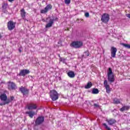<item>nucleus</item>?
Segmentation results:
<instances>
[{
    "label": "nucleus",
    "mask_w": 130,
    "mask_h": 130,
    "mask_svg": "<svg viewBox=\"0 0 130 130\" xmlns=\"http://www.w3.org/2000/svg\"><path fill=\"white\" fill-rule=\"evenodd\" d=\"M107 77H108V81L110 82V83H113L115 78L114 77V74L113 72H112V69L109 68L107 72Z\"/></svg>",
    "instance_id": "1"
},
{
    "label": "nucleus",
    "mask_w": 130,
    "mask_h": 130,
    "mask_svg": "<svg viewBox=\"0 0 130 130\" xmlns=\"http://www.w3.org/2000/svg\"><path fill=\"white\" fill-rule=\"evenodd\" d=\"M50 96L52 101H56L58 99V93L55 90H50Z\"/></svg>",
    "instance_id": "2"
},
{
    "label": "nucleus",
    "mask_w": 130,
    "mask_h": 130,
    "mask_svg": "<svg viewBox=\"0 0 130 130\" xmlns=\"http://www.w3.org/2000/svg\"><path fill=\"white\" fill-rule=\"evenodd\" d=\"M83 46V43L80 41H75L71 43V47H74V48H80Z\"/></svg>",
    "instance_id": "3"
},
{
    "label": "nucleus",
    "mask_w": 130,
    "mask_h": 130,
    "mask_svg": "<svg viewBox=\"0 0 130 130\" xmlns=\"http://www.w3.org/2000/svg\"><path fill=\"white\" fill-rule=\"evenodd\" d=\"M110 19L109 14L107 13H104L102 16L101 21L103 23H108Z\"/></svg>",
    "instance_id": "4"
},
{
    "label": "nucleus",
    "mask_w": 130,
    "mask_h": 130,
    "mask_svg": "<svg viewBox=\"0 0 130 130\" xmlns=\"http://www.w3.org/2000/svg\"><path fill=\"white\" fill-rule=\"evenodd\" d=\"M7 27L8 30L12 31L16 28V22L12 21H9L7 23Z\"/></svg>",
    "instance_id": "5"
},
{
    "label": "nucleus",
    "mask_w": 130,
    "mask_h": 130,
    "mask_svg": "<svg viewBox=\"0 0 130 130\" xmlns=\"http://www.w3.org/2000/svg\"><path fill=\"white\" fill-rule=\"evenodd\" d=\"M47 22H49V23L46 25V28H50V27H52V25H53L54 19H53V17H48L47 18Z\"/></svg>",
    "instance_id": "6"
},
{
    "label": "nucleus",
    "mask_w": 130,
    "mask_h": 130,
    "mask_svg": "<svg viewBox=\"0 0 130 130\" xmlns=\"http://www.w3.org/2000/svg\"><path fill=\"white\" fill-rule=\"evenodd\" d=\"M44 122V117L43 116H39L38 117L35 121V124L36 125H39L42 123H43Z\"/></svg>",
    "instance_id": "7"
},
{
    "label": "nucleus",
    "mask_w": 130,
    "mask_h": 130,
    "mask_svg": "<svg viewBox=\"0 0 130 130\" xmlns=\"http://www.w3.org/2000/svg\"><path fill=\"white\" fill-rule=\"evenodd\" d=\"M8 87L9 90H16L17 86L16 84L13 82H9L8 83Z\"/></svg>",
    "instance_id": "8"
},
{
    "label": "nucleus",
    "mask_w": 130,
    "mask_h": 130,
    "mask_svg": "<svg viewBox=\"0 0 130 130\" xmlns=\"http://www.w3.org/2000/svg\"><path fill=\"white\" fill-rule=\"evenodd\" d=\"M52 9V6L50 4L48 5L44 9L41 10V14H45L49 11V10H51Z\"/></svg>",
    "instance_id": "9"
},
{
    "label": "nucleus",
    "mask_w": 130,
    "mask_h": 130,
    "mask_svg": "<svg viewBox=\"0 0 130 130\" xmlns=\"http://www.w3.org/2000/svg\"><path fill=\"white\" fill-rule=\"evenodd\" d=\"M104 85L106 89L107 93L108 94H109V93H110V92H111V89H110V86H109V84H108V82H107V80H105L104 81Z\"/></svg>",
    "instance_id": "10"
},
{
    "label": "nucleus",
    "mask_w": 130,
    "mask_h": 130,
    "mask_svg": "<svg viewBox=\"0 0 130 130\" xmlns=\"http://www.w3.org/2000/svg\"><path fill=\"white\" fill-rule=\"evenodd\" d=\"M116 52H117V49L114 47H111V57H115L116 56Z\"/></svg>",
    "instance_id": "11"
},
{
    "label": "nucleus",
    "mask_w": 130,
    "mask_h": 130,
    "mask_svg": "<svg viewBox=\"0 0 130 130\" xmlns=\"http://www.w3.org/2000/svg\"><path fill=\"white\" fill-rule=\"evenodd\" d=\"M19 91H20V92H21L23 95H26L29 93V89L23 86H21L19 88Z\"/></svg>",
    "instance_id": "12"
},
{
    "label": "nucleus",
    "mask_w": 130,
    "mask_h": 130,
    "mask_svg": "<svg viewBox=\"0 0 130 130\" xmlns=\"http://www.w3.org/2000/svg\"><path fill=\"white\" fill-rule=\"evenodd\" d=\"M27 107L29 110H32L33 109H36V108H37V105L34 103H30L28 104Z\"/></svg>",
    "instance_id": "13"
},
{
    "label": "nucleus",
    "mask_w": 130,
    "mask_h": 130,
    "mask_svg": "<svg viewBox=\"0 0 130 130\" xmlns=\"http://www.w3.org/2000/svg\"><path fill=\"white\" fill-rule=\"evenodd\" d=\"M20 16L23 20H26V12L24 8L20 10Z\"/></svg>",
    "instance_id": "14"
},
{
    "label": "nucleus",
    "mask_w": 130,
    "mask_h": 130,
    "mask_svg": "<svg viewBox=\"0 0 130 130\" xmlns=\"http://www.w3.org/2000/svg\"><path fill=\"white\" fill-rule=\"evenodd\" d=\"M0 99L1 101H3L4 102H6L7 100H10L8 99V96L7 94L5 93H3L0 95Z\"/></svg>",
    "instance_id": "15"
},
{
    "label": "nucleus",
    "mask_w": 130,
    "mask_h": 130,
    "mask_svg": "<svg viewBox=\"0 0 130 130\" xmlns=\"http://www.w3.org/2000/svg\"><path fill=\"white\" fill-rule=\"evenodd\" d=\"M30 71L28 70H21L20 73H19V75L20 76H26V75L29 74Z\"/></svg>",
    "instance_id": "16"
},
{
    "label": "nucleus",
    "mask_w": 130,
    "mask_h": 130,
    "mask_svg": "<svg viewBox=\"0 0 130 130\" xmlns=\"http://www.w3.org/2000/svg\"><path fill=\"white\" fill-rule=\"evenodd\" d=\"M25 113L26 114H28V116H29L30 118H33V116L35 115V112L33 111H27L25 112Z\"/></svg>",
    "instance_id": "17"
},
{
    "label": "nucleus",
    "mask_w": 130,
    "mask_h": 130,
    "mask_svg": "<svg viewBox=\"0 0 130 130\" xmlns=\"http://www.w3.org/2000/svg\"><path fill=\"white\" fill-rule=\"evenodd\" d=\"M106 121L108 122V124H109L110 125H112V124H114V123L116 122V120H115L114 119L106 120Z\"/></svg>",
    "instance_id": "18"
},
{
    "label": "nucleus",
    "mask_w": 130,
    "mask_h": 130,
    "mask_svg": "<svg viewBox=\"0 0 130 130\" xmlns=\"http://www.w3.org/2000/svg\"><path fill=\"white\" fill-rule=\"evenodd\" d=\"M68 76L69 78H75L76 75L75 74V72L73 71H70L68 73Z\"/></svg>",
    "instance_id": "19"
},
{
    "label": "nucleus",
    "mask_w": 130,
    "mask_h": 130,
    "mask_svg": "<svg viewBox=\"0 0 130 130\" xmlns=\"http://www.w3.org/2000/svg\"><path fill=\"white\" fill-rule=\"evenodd\" d=\"M92 85L93 84H92V82H88L87 85L85 86V88L90 89V88H91V87H92Z\"/></svg>",
    "instance_id": "20"
},
{
    "label": "nucleus",
    "mask_w": 130,
    "mask_h": 130,
    "mask_svg": "<svg viewBox=\"0 0 130 130\" xmlns=\"http://www.w3.org/2000/svg\"><path fill=\"white\" fill-rule=\"evenodd\" d=\"M113 103L114 104H120V101L117 98H115L113 100Z\"/></svg>",
    "instance_id": "21"
},
{
    "label": "nucleus",
    "mask_w": 130,
    "mask_h": 130,
    "mask_svg": "<svg viewBox=\"0 0 130 130\" xmlns=\"http://www.w3.org/2000/svg\"><path fill=\"white\" fill-rule=\"evenodd\" d=\"M99 93V90L97 88H93L92 90V94H98Z\"/></svg>",
    "instance_id": "22"
},
{
    "label": "nucleus",
    "mask_w": 130,
    "mask_h": 130,
    "mask_svg": "<svg viewBox=\"0 0 130 130\" xmlns=\"http://www.w3.org/2000/svg\"><path fill=\"white\" fill-rule=\"evenodd\" d=\"M10 102H11V100H8L6 102H4V103H1L0 105H1V106H3V105H6V104H9V103H10Z\"/></svg>",
    "instance_id": "23"
},
{
    "label": "nucleus",
    "mask_w": 130,
    "mask_h": 130,
    "mask_svg": "<svg viewBox=\"0 0 130 130\" xmlns=\"http://www.w3.org/2000/svg\"><path fill=\"white\" fill-rule=\"evenodd\" d=\"M122 45L123 46L125 47L126 48H128V49H130V45L129 44L122 43Z\"/></svg>",
    "instance_id": "24"
},
{
    "label": "nucleus",
    "mask_w": 130,
    "mask_h": 130,
    "mask_svg": "<svg viewBox=\"0 0 130 130\" xmlns=\"http://www.w3.org/2000/svg\"><path fill=\"white\" fill-rule=\"evenodd\" d=\"M103 125H104L106 129H107V130H111V128H110V127H108V126L107 125V124H106V123H104L103 124Z\"/></svg>",
    "instance_id": "25"
},
{
    "label": "nucleus",
    "mask_w": 130,
    "mask_h": 130,
    "mask_svg": "<svg viewBox=\"0 0 130 130\" xmlns=\"http://www.w3.org/2000/svg\"><path fill=\"white\" fill-rule=\"evenodd\" d=\"M66 5H70L71 4V0H64Z\"/></svg>",
    "instance_id": "26"
},
{
    "label": "nucleus",
    "mask_w": 130,
    "mask_h": 130,
    "mask_svg": "<svg viewBox=\"0 0 130 130\" xmlns=\"http://www.w3.org/2000/svg\"><path fill=\"white\" fill-rule=\"evenodd\" d=\"M125 110H128L130 109V106H124Z\"/></svg>",
    "instance_id": "27"
},
{
    "label": "nucleus",
    "mask_w": 130,
    "mask_h": 130,
    "mask_svg": "<svg viewBox=\"0 0 130 130\" xmlns=\"http://www.w3.org/2000/svg\"><path fill=\"white\" fill-rule=\"evenodd\" d=\"M85 16L86 17V18H88L89 17L90 15L89 14V13L87 12L85 13Z\"/></svg>",
    "instance_id": "28"
},
{
    "label": "nucleus",
    "mask_w": 130,
    "mask_h": 130,
    "mask_svg": "<svg viewBox=\"0 0 130 130\" xmlns=\"http://www.w3.org/2000/svg\"><path fill=\"white\" fill-rule=\"evenodd\" d=\"M85 56H89V52L88 51L85 52Z\"/></svg>",
    "instance_id": "29"
},
{
    "label": "nucleus",
    "mask_w": 130,
    "mask_h": 130,
    "mask_svg": "<svg viewBox=\"0 0 130 130\" xmlns=\"http://www.w3.org/2000/svg\"><path fill=\"white\" fill-rule=\"evenodd\" d=\"M15 100V98L14 96H11L10 97V101H14Z\"/></svg>",
    "instance_id": "30"
},
{
    "label": "nucleus",
    "mask_w": 130,
    "mask_h": 130,
    "mask_svg": "<svg viewBox=\"0 0 130 130\" xmlns=\"http://www.w3.org/2000/svg\"><path fill=\"white\" fill-rule=\"evenodd\" d=\"M120 111H121L122 112L124 111L125 109H124V107H123L122 108H121L120 109Z\"/></svg>",
    "instance_id": "31"
},
{
    "label": "nucleus",
    "mask_w": 130,
    "mask_h": 130,
    "mask_svg": "<svg viewBox=\"0 0 130 130\" xmlns=\"http://www.w3.org/2000/svg\"><path fill=\"white\" fill-rule=\"evenodd\" d=\"M126 16L127 18H130V14H126Z\"/></svg>",
    "instance_id": "32"
},
{
    "label": "nucleus",
    "mask_w": 130,
    "mask_h": 130,
    "mask_svg": "<svg viewBox=\"0 0 130 130\" xmlns=\"http://www.w3.org/2000/svg\"><path fill=\"white\" fill-rule=\"evenodd\" d=\"M94 106H95V107H99V106L97 105V104H94Z\"/></svg>",
    "instance_id": "33"
},
{
    "label": "nucleus",
    "mask_w": 130,
    "mask_h": 130,
    "mask_svg": "<svg viewBox=\"0 0 130 130\" xmlns=\"http://www.w3.org/2000/svg\"><path fill=\"white\" fill-rule=\"evenodd\" d=\"M9 1V2H10V3H12V2H13V1H14V0H8Z\"/></svg>",
    "instance_id": "34"
},
{
    "label": "nucleus",
    "mask_w": 130,
    "mask_h": 130,
    "mask_svg": "<svg viewBox=\"0 0 130 130\" xmlns=\"http://www.w3.org/2000/svg\"><path fill=\"white\" fill-rule=\"evenodd\" d=\"M43 22H46L44 19H42Z\"/></svg>",
    "instance_id": "35"
},
{
    "label": "nucleus",
    "mask_w": 130,
    "mask_h": 130,
    "mask_svg": "<svg viewBox=\"0 0 130 130\" xmlns=\"http://www.w3.org/2000/svg\"><path fill=\"white\" fill-rule=\"evenodd\" d=\"M2 37V36L0 35V38Z\"/></svg>",
    "instance_id": "36"
},
{
    "label": "nucleus",
    "mask_w": 130,
    "mask_h": 130,
    "mask_svg": "<svg viewBox=\"0 0 130 130\" xmlns=\"http://www.w3.org/2000/svg\"><path fill=\"white\" fill-rule=\"evenodd\" d=\"M61 61H62V60H60Z\"/></svg>",
    "instance_id": "37"
}]
</instances>
